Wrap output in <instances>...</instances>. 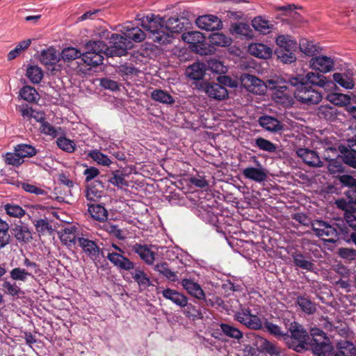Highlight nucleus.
<instances>
[{"mask_svg":"<svg viewBox=\"0 0 356 356\" xmlns=\"http://www.w3.org/2000/svg\"><path fill=\"white\" fill-rule=\"evenodd\" d=\"M310 335L312 339L309 342L290 339V341H287L289 348L298 353H303L307 350V346H309L315 355L326 356L327 353L331 350V346L325 333L318 327H313L310 330Z\"/></svg>","mask_w":356,"mask_h":356,"instance_id":"f257e3e1","label":"nucleus"},{"mask_svg":"<svg viewBox=\"0 0 356 356\" xmlns=\"http://www.w3.org/2000/svg\"><path fill=\"white\" fill-rule=\"evenodd\" d=\"M140 25L144 29L147 38L153 42L160 44L171 42V35L166 31L164 17L149 14L141 18Z\"/></svg>","mask_w":356,"mask_h":356,"instance_id":"f03ea898","label":"nucleus"},{"mask_svg":"<svg viewBox=\"0 0 356 356\" xmlns=\"http://www.w3.org/2000/svg\"><path fill=\"white\" fill-rule=\"evenodd\" d=\"M303 74H296V76H289L286 83L296 88L293 90L294 97L302 104L312 105L317 104L322 99V94L308 83L304 82Z\"/></svg>","mask_w":356,"mask_h":356,"instance_id":"7ed1b4c3","label":"nucleus"},{"mask_svg":"<svg viewBox=\"0 0 356 356\" xmlns=\"http://www.w3.org/2000/svg\"><path fill=\"white\" fill-rule=\"evenodd\" d=\"M312 229L318 237L328 243H334L339 238L341 234L348 233L347 227L338 223L330 225L325 221L316 220L312 223Z\"/></svg>","mask_w":356,"mask_h":356,"instance_id":"20e7f679","label":"nucleus"},{"mask_svg":"<svg viewBox=\"0 0 356 356\" xmlns=\"http://www.w3.org/2000/svg\"><path fill=\"white\" fill-rule=\"evenodd\" d=\"M82 61L87 65L97 66L103 63L104 55L107 56V44L102 40H89L85 45Z\"/></svg>","mask_w":356,"mask_h":356,"instance_id":"39448f33","label":"nucleus"},{"mask_svg":"<svg viewBox=\"0 0 356 356\" xmlns=\"http://www.w3.org/2000/svg\"><path fill=\"white\" fill-rule=\"evenodd\" d=\"M249 353L251 356H281L282 348L277 343L270 341L261 336L254 335Z\"/></svg>","mask_w":356,"mask_h":356,"instance_id":"423d86ee","label":"nucleus"},{"mask_svg":"<svg viewBox=\"0 0 356 356\" xmlns=\"http://www.w3.org/2000/svg\"><path fill=\"white\" fill-rule=\"evenodd\" d=\"M131 41H127L123 35L112 33L107 44V56H122L127 53V50L132 47Z\"/></svg>","mask_w":356,"mask_h":356,"instance_id":"0eeeda50","label":"nucleus"},{"mask_svg":"<svg viewBox=\"0 0 356 356\" xmlns=\"http://www.w3.org/2000/svg\"><path fill=\"white\" fill-rule=\"evenodd\" d=\"M182 40L191 45L192 49L201 55H207L209 49L205 42L206 36L200 31H188L181 35Z\"/></svg>","mask_w":356,"mask_h":356,"instance_id":"6e6552de","label":"nucleus"},{"mask_svg":"<svg viewBox=\"0 0 356 356\" xmlns=\"http://www.w3.org/2000/svg\"><path fill=\"white\" fill-rule=\"evenodd\" d=\"M235 319L252 330H260L263 327L262 322L259 317L252 314L248 307H241L234 314Z\"/></svg>","mask_w":356,"mask_h":356,"instance_id":"1a4fd4ad","label":"nucleus"},{"mask_svg":"<svg viewBox=\"0 0 356 356\" xmlns=\"http://www.w3.org/2000/svg\"><path fill=\"white\" fill-rule=\"evenodd\" d=\"M80 236H79L77 238L79 246L81 248L83 252L95 263L99 259L100 254V248L97 242L85 237L83 234Z\"/></svg>","mask_w":356,"mask_h":356,"instance_id":"9d476101","label":"nucleus"},{"mask_svg":"<svg viewBox=\"0 0 356 356\" xmlns=\"http://www.w3.org/2000/svg\"><path fill=\"white\" fill-rule=\"evenodd\" d=\"M199 89L204 91L210 99L223 100L228 97L227 89L220 83L204 81L200 84Z\"/></svg>","mask_w":356,"mask_h":356,"instance_id":"9b49d317","label":"nucleus"},{"mask_svg":"<svg viewBox=\"0 0 356 356\" xmlns=\"http://www.w3.org/2000/svg\"><path fill=\"white\" fill-rule=\"evenodd\" d=\"M241 83L248 91L256 95L264 94L266 90V86L263 81L249 74L241 75Z\"/></svg>","mask_w":356,"mask_h":356,"instance_id":"f8f14e48","label":"nucleus"},{"mask_svg":"<svg viewBox=\"0 0 356 356\" xmlns=\"http://www.w3.org/2000/svg\"><path fill=\"white\" fill-rule=\"evenodd\" d=\"M273 99L284 107L291 106L294 103L293 91L290 90L286 85L277 87L273 95Z\"/></svg>","mask_w":356,"mask_h":356,"instance_id":"ddd939ff","label":"nucleus"},{"mask_svg":"<svg viewBox=\"0 0 356 356\" xmlns=\"http://www.w3.org/2000/svg\"><path fill=\"white\" fill-rule=\"evenodd\" d=\"M305 79L304 82L308 83V86L312 88L315 86L321 87L325 90L332 88L335 86V83L330 79L321 74L313 72H308L305 76L303 75Z\"/></svg>","mask_w":356,"mask_h":356,"instance_id":"4468645a","label":"nucleus"},{"mask_svg":"<svg viewBox=\"0 0 356 356\" xmlns=\"http://www.w3.org/2000/svg\"><path fill=\"white\" fill-rule=\"evenodd\" d=\"M106 258L115 267L120 270H131L134 268V264L124 254L107 250Z\"/></svg>","mask_w":356,"mask_h":356,"instance_id":"2eb2a0df","label":"nucleus"},{"mask_svg":"<svg viewBox=\"0 0 356 356\" xmlns=\"http://www.w3.org/2000/svg\"><path fill=\"white\" fill-rule=\"evenodd\" d=\"M166 31L172 33H179L186 30L191 25L189 19L186 17L172 16L169 17L167 20L165 19Z\"/></svg>","mask_w":356,"mask_h":356,"instance_id":"dca6fc26","label":"nucleus"},{"mask_svg":"<svg viewBox=\"0 0 356 356\" xmlns=\"http://www.w3.org/2000/svg\"><path fill=\"white\" fill-rule=\"evenodd\" d=\"M195 22L200 29L207 31H218L222 27V21L213 15L200 16Z\"/></svg>","mask_w":356,"mask_h":356,"instance_id":"f3484780","label":"nucleus"},{"mask_svg":"<svg viewBox=\"0 0 356 356\" xmlns=\"http://www.w3.org/2000/svg\"><path fill=\"white\" fill-rule=\"evenodd\" d=\"M122 34L124 37L135 42H140L146 38L145 31H143L138 26H134L132 22H127L123 26Z\"/></svg>","mask_w":356,"mask_h":356,"instance_id":"a211bd4d","label":"nucleus"},{"mask_svg":"<svg viewBox=\"0 0 356 356\" xmlns=\"http://www.w3.org/2000/svg\"><path fill=\"white\" fill-rule=\"evenodd\" d=\"M105 183L98 178L88 185L86 189V197L90 202H97L102 197Z\"/></svg>","mask_w":356,"mask_h":356,"instance_id":"6ab92c4d","label":"nucleus"},{"mask_svg":"<svg viewBox=\"0 0 356 356\" xmlns=\"http://www.w3.org/2000/svg\"><path fill=\"white\" fill-rule=\"evenodd\" d=\"M309 65L313 70L326 73L334 68V61L325 56H316L311 58Z\"/></svg>","mask_w":356,"mask_h":356,"instance_id":"aec40b11","label":"nucleus"},{"mask_svg":"<svg viewBox=\"0 0 356 356\" xmlns=\"http://www.w3.org/2000/svg\"><path fill=\"white\" fill-rule=\"evenodd\" d=\"M297 155L301 158L303 162L312 167H321L323 163L321 161L318 154L314 151L307 148H299L296 151Z\"/></svg>","mask_w":356,"mask_h":356,"instance_id":"412c9836","label":"nucleus"},{"mask_svg":"<svg viewBox=\"0 0 356 356\" xmlns=\"http://www.w3.org/2000/svg\"><path fill=\"white\" fill-rule=\"evenodd\" d=\"M259 124L270 132H278L284 130V124L276 118L270 115H262L258 120Z\"/></svg>","mask_w":356,"mask_h":356,"instance_id":"4be33fe9","label":"nucleus"},{"mask_svg":"<svg viewBox=\"0 0 356 356\" xmlns=\"http://www.w3.org/2000/svg\"><path fill=\"white\" fill-rule=\"evenodd\" d=\"M19 224H15L11 227L10 232L19 243H28L32 238V234L29 228L23 225L21 221Z\"/></svg>","mask_w":356,"mask_h":356,"instance_id":"5701e85b","label":"nucleus"},{"mask_svg":"<svg viewBox=\"0 0 356 356\" xmlns=\"http://www.w3.org/2000/svg\"><path fill=\"white\" fill-rule=\"evenodd\" d=\"M181 286L191 296L198 299H204L205 293L200 285L191 279H184L181 280Z\"/></svg>","mask_w":356,"mask_h":356,"instance_id":"b1692460","label":"nucleus"},{"mask_svg":"<svg viewBox=\"0 0 356 356\" xmlns=\"http://www.w3.org/2000/svg\"><path fill=\"white\" fill-rule=\"evenodd\" d=\"M132 251L136 253L147 265L154 264L155 253L147 245L136 243L132 246Z\"/></svg>","mask_w":356,"mask_h":356,"instance_id":"393cba45","label":"nucleus"},{"mask_svg":"<svg viewBox=\"0 0 356 356\" xmlns=\"http://www.w3.org/2000/svg\"><path fill=\"white\" fill-rule=\"evenodd\" d=\"M161 293L163 298L170 300L180 307H184V305H186L188 298L183 293L175 289L167 288L163 289L161 291Z\"/></svg>","mask_w":356,"mask_h":356,"instance_id":"a878e982","label":"nucleus"},{"mask_svg":"<svg viewBox=\"0 0 356 356\" xmlns=\"http://www.w3.org/2000/svg\"><path fill=\"white\" fill-rule=\"evenodd\" d=\"M243 175L245 178L257 182H262L268 177L266 170L261 166L260 168H245L243 170Z\"/></svg>","mask_w":356,"mask_h":356,"instance_id":"bb28decb","label":"nucleus"},{"mask_svg":"<svg viewBox=\"0 0 356 356\" xmlns=\"http://www.w3.org/2000/svg\"><path fill=\"white\" fill-rule=\"evenodd\" d=\"M291 257L296 266L302 270L313 272L315 264L310 260L307 259L306 256L300 251L292 252Z\"/></svg>","mask_w":356,"mask_h":356,"instance_id":"cd10ccee","label":"nucleus"},{"mask_svg":"<svg viewBox=\"0 0 356 356\" xmlns=\"http://www.w3.org/2000/svg\"><path fill=\"white\" fill-rule=\"evenodd\" d=\"M296 305L301 311L307 315H312L316 312V304L307 296H298L296 300Z\"/></svg>","mask_w":356,"mask_h":356,"instance_id":"c85d7f7f","label":"nucleus"},{"mask_svg":"<svg viewBox=\"0 0 356 356\" xmlns=\"http://www.w3.org/2000/svg\"><path fill=\"white\" fill-rule=\"evenodd\" d=\"M249 51L255 57L267 59L272 55V49L262 43H254L249 46Z\"/></svg>","mask_w":356,"mask_h":356,"instance_id":"c756f323","label":"nucleus"},{"mask_svg":"<svg viewBox=\"0 0 356 356\" xmlns=\"http://www.w3.org/2000/svg\"><path fill=\"white\" fill-rule=\"evenodd\" d=\"M289 332L291 333L290 339H296L300 341H309V336L304 329L303 326L296 321L291 323L289 327Z\"/></svg>","mask_w":356,"mask_h":356,"instance_id":"7c9ffc66","label":"nucleus"},{"mask_svg":"<svg viewBox=\"0 0 356 356\" xmlns=\"http://www.w3.org/2000/svg\"><path fill=\"white\" fill-rule=\"evenodd\" d=\"M230 33L232 35H239L247 38H252L254 37L253 31L250 28V25L244 22L232 24Z\"/></svg>","mask_w":356,"mask_h":356,"instance_id":"2f4dec72","label":"nucleus"},{"mask_svg":"<svg viewBox=\"0 0 356 356\" xmlns=\"http://www.w3.org/2000/svg\"><path fill=\"white\" fill-rule=\"evenodd\" d=\"M150 97L154 101L163 104L172 105L175 102L169 92L162 89H154L151 92Z\"/></svg>","mask_w":356,"mask_h":356,"instance_id":"473e14b6","label":"nucleus"},{"mask_svg":"<svg viewBox=\"0 0 356 356\" xmlns=\"http://www.w3.org/2000/svg\"><path fill=\"white\" fill-rule=\"evenodd\" d=\"M205 65L200 63H195L187 67L186 74L191 79L201 80L205 74Z\"/></svg>","mask_w":356,"mask_h":356,"instance_id":"72a5a7b5","label":"nucleus"},{"mask_svg":"<svg viewBox=\"0 0 356 356\" xmlns=\"http://www.w3.org/2000/svg\"><path fill=\"white\" fill-rule=\"evenodd\" d=\"M88 211L91 217L97 221H105L108 218V211L105 207L101 204H88Z\"/></svg>","mask_w":356,"mask_h":356,"instance_id":"f704fd0d","label":"nucleus"},{"mask_svg":"<svg viewBox=\"0 0 356 356\" xmlns=\"http://www.w3.org/2000/svg\"><path fill=\"white\" fill-rule=\"evenodd\" d=\"M40 62L49 69L50 66L56 64L58 60V56L54 48H49L43 50L40 56Z\"/></svg>","mask_w":356,"mask_h":356,"instance_id":"c9c22d12","label":"nucleus"},{"mask_svg":"<svg viewBox=\"0 0 356 356\" xmlns=\"http://www.w3.org/2000/svg\"><path fill=\"white\" fill-rule=\"evenodd\" d=\"M76 228L75 227H65L63 229L59 236L63 243L72 245L77 243L78 236L76 234Z\"/></svg>","mask_w":356,"mask_h":356,"instance_id":"e433bc0d","label":"nucleus"},{"mask_svg":"<svg viewBox=\"0 0 356 356\" xmlns=\"http://www.w3.org/2000/svg\"><path fill=\"white\" fill-rule=\"evenodd\" d=\"M72 188L62 186L58 185L54 190L55 199L58 202L70 203V199L72 198Z\"/></svg>","mask_w":356,"mask_h":356,"instance_id":"4c0bfd02","label":"nucleus"},{"mask_svg":"<svg viewBox=\"0 0 356 356\" xmlns=\"http://www.w3.org/2000/svg\"><path fill=\"white\" fill-rule=\"evenodd\" d=\"M276 43L278 48L276 50H289L296 51L297 49V42L291 39L289 35H281L276 38Z\"/></svg>","mask_w":356,"mask_h":356,"instance_id":"58836bf2","label":"nucleus"},{"mask_svg":"<svg viewBox=\"0 0 356 356\" xmlns=\"http://www.w3.org/2000/svg\"><path fill=\"white\" fill-rule=\"evenodd\" d=\"M131 274L133 279L137 282L141 290H145L152 285L149 277L143 270L137 268Z\"/></svg>","mask_w":356,"mask_h":356,"instance_id":"ea45409f","label":"nucleus"},{"mask_svg":"<svg viewBox=\"0 0 356 356\" xmlns=\"http://www.w3.org/2000/svg\"><path fill=\"white\" fill-rule=\"evenodd\" d=\"M14 151L17 152L22 159L33 157L38 153V150L34 146L25 143H20L15 146Z\"/></svg>","mask_w":356,"mask_h":356,"instance_id":"a19ab883","label":"nucleus"},{"mask_svg":"<svg viewBox=\"0 0 356 356\" xmlns=\"http://www.w3.org/2000/svg\"><path fill=\"white\" fill-rule=\"evenodd\" d=\"M154 270L166 277L168 280L172 282L177 280V273L172 271L166 262H161L156 264L154 266Z\"/></svg>","mask_w":356,"mask_h":356,"instance_id":"79ce46f5","label":"nucleus"},{"mask_svg":"<svg viewBox=\"0 0 356 356\" xmlns=\"http://www.w3.org/2000/svg\"><path fill=\"white\" fill-rule=\"evenodd\" d=\"M208 38L210 43L213 45L218 47H227L231 44L230 38L221 33H212L208 36Z\"/></svg>","mask_w":356,"mask_h":356,"instance_id":"37998d69","label":"nucleus"},{"mask_svg":"<svg viewBox=\"0 0 356 356\" xmlns=\"http://www.w3.org/2000/svg\"><path fill=\"white\" fill-rule=\"evenodd\" d=\"M21 97L30 103H35L38 99L39 94L36 90L31 86H24L19 92Z\"/></svg>","mask_w":356,"mask_h":356,"instance_id":"c03bdc74","label":"nucleus"},{"mask_svg":"<svg viewBox=\"0 0 356 356\" xmlns=\"http://www.w3.org/2000/svg\"><path fill=\"white\" fill-rule=\"evenodd\" d=\"M220 327L222 333L229 338L239 340L243 337V332L240 330L229 324L222 323Z\"/></svg>","mask_w":356,"mask_h":356,"instance_id":"a18cd8bd","label":"nucleus"},{"mask_svg":"<svg viewBox=\"0 0 356 356\" xmlns=\"http://www.w3.org/2000/svg\"><path fill=\"white\" fill-rule=\"evenodd\" d=\"M26 75L33 83H39L43 78L42 70L37 65L29 66Z\"/></svg>","mask_w":356,"mask_h":356,"instance_id":"49530a36","label":"nucleus"},{"mask_svg":"<svg viewBox=\"0 0 356 356\" xmlns=\"http://www.w3.org/2000/svg\"><path fill=\"white\" fill-rule=\"evenodd\" d=\"M299 48L302 53L309 56H312L318 51V47L305 38L300 40Z\"/></svg>","mask_w":356,"mask_h":356,"instance_id":"de8ad7c7","label":"nucleus"},{"mask_svg":"<svg viewBox=\"0 0 356 356\" xmlns=\"http://www.w3.org/2000/svg\"><path fill=\"white\" fill-rule=\"evenodd\" d=\"M252 26L254 30L263 34L268 33L273 26L269 24L268 21L262 19L260 16L254 18L252 21Z\"/></svg>","mask_w":356,"mask_h":356,"instance_id":"09e8293b","label":"nucleus"},{"mask_svg":"<svg viewBox=\"0 0 356 356\" xmlns=\"http://www.w3.org/2000/svg\"><path fill=\"white\" fill-rule=\"evenodd\" d=\"M254 146L258 147L260 150L268 152L269 153L275 152L277 150V145L266 138L258 137L254 140Z\"/></svg>","mask_w":356,"mask_h":356,"instance_id":"8fccbe9b","label":"nucleus"},{"mask_svg":"<svg viewBox=\"0 0 356 356\" xmlns=\"http://www.w3.org/2000/svg\"><path fill=\"white\" fill-rule=\"evenodd\" d=\"M83 54L80 50L74 47H67L63 49L61 57L65 62H71L76 58H82Z\"/></svg>","mask_w":356,"mask_h":356,"instance_id":"3c124183","label":"nucleus"},{"mask_svg":"<svg viewBox=\"0 0 356 356\" xmlns=\"http://www.w3.org/2000/svg\"><path fill=\"white\" fill-rule=\"evenodd\" d=\"M57 146L67 153H72L76 149V144L74 140H72L65 136H60L56 140Z\"/></svg>","mask_w":356,"mask_h":356,"instance_id":"603ef678","label":"nucleus"},{"mask_svg":"<svg viewBox=\"0 0 356 356\" xmlns=\"http://www.w3.org/2000/svg\"><path fill=\"white\" fill-rule=\"evenodd\" d=\"M9 229L8 224L0 219V249L10 243V235L8 233Z\"/></svg>","mask_w":356,"mask_h":356,"instance_id":"864d4df0","label":"nucleus"},{"mask_svg":"<svg viewBox=\"0 0 356 356\" xmlns=\"http://www.w3.org/2000/svg\"><path fill=\"white\" fill-rule=\"evenodd\" d=\"M333 79L334 83L336 82L346 89H352L355 86L353 79L345 74L334 73L333 74Z\"/></svg>","mask_w":356,"mask_h":356,"instance_id":"5fc2aeb1","label":"nucleus"},{"mask_svg":"<svg viewBox=\"0 0 356 356\" xmlns=\"http://www.w3.org/2000/svg\"><path fill=\"white\" fill-rule=\"evenodd\" d=\"M343 161L341 155L337 154L332 159H330L328 163L327 168L331 173L342 172L343 171Z\"/></svg>","mask_w":356,"mask_h":356,"instance_id":"6e6d98bb","label":"nucleus"},{"mask_svg":"<svg viewBox=\"0 0 356 356\" xmlns=\"http://www.w3.org/2000/svg\"><path fill=\"white\" fill-rule=\"evenodd\" d=\"M327 99L335 105L345 106L350 103L349 96L341 93H331L327 95Z\"/></svg>","mask_w":356,"mask_h":356,"instance_id":"4d7b16f0","label":"nucleus"},{"mask_svg":"<svg viewBox=\"0 0 356 356\" xmlns=\"http://www.w3.org/2000/svg\"><path fill=\"white\" fill-rule=\"evenodd\" d=\"M108 181L118 188L128 186V183L124 179V175L120 170L113 171V176L108 179Z\"/></svg>","mask_w":356,"mask_h":356,"instance_id":"13d9d810","label":"nucleus"},{"mask_svg":"<svg viewBox=\"0 0 356 356\" xmlns=\"http://www.w3.org/2000/svg\"><path fill=\"white\" fill-rule=\"evenodd\" d=\"M88 156L92 159L98 164L102 165L108 166L111 163L110 159L106 155L102 154L98 149H94L90 151L88 153Z\"/></svg>","mask_w":356,"mask_h":356,"instance_id":"bf43d9fd","label":"nucleus"},{"mask_svg":"<svg viewBox=\"0 0 356 356\" xmlns=\"http://www.w3.org/2000/svg\"><path fill=\"white\" fill-rule=\"evenodd\" d=\"M184 308H185L184 314L186 316L192 318L193 320L203 318V314L200 309H197L193 304L188 303V301H186V305H184Z\"/></svg>","mask_w":356,"mask_h":356,"instance_id":"052dcab7","label":"nucleus"},{"mask_svg":"<svg viewBox=\"0 0 356 356\" xmlns=\"http://www.w3.org/2000/svg\"><path fill=\"white\" fill-rule=\"evenodd\" d=\"M337 349L344 353V356H356V346L350 341H343L338 343Z\"/></svg>","mask_w":356,"mask_h":356,"instance_id":"680f3d73","label":"nucleus"},{"mask_svg":"<svg viewBox=\"0 0 356 356\" xmlns=\"http://www.w3.org/2000/svg\"><path fill=\"white\" fill-rule=\"evenodd\" d=\"M4 209L10 217L21 218L25 215V211L17 204H7L4 206Z\"/></svg>","mask_w":356,"mask_h":356,"instance_id":"e2e57ef3","label":"nucleus"},{"mask_svg":"<svg viewBox=\"0 0 356 356\" xmlns=\"http://www.w3.org/2000/svg\"><path fill=\"white\" fill-rule=\"evenodd\" d=\"M296 51H289V50H275V54L277 56V58L280 60L284 63H292L295 62L296 60V57L295 56Z\"/></svg>","mask_w":356,"mask_h":356,"instance_id":"0e129e2a","label":"nucleus"},{"mask_svg":"<svg viewBox=\"0 0 356 356\" xmlns=\"http://www.w3.org/2000/svg\"><path fill=\"white\" fill-rule=\"evenodd\" d=\"M355 147V149H346L341 155L343 163L353 168H356V147Z\"/></svg>","mask_w":356,"mask_h":356,"instance_id":"69168bd1","label":"nucleus"},{"mask_svg":"<svg viewBox=\"0 0 356 356\" xmlns=\"http://www.w3.org/2000/svg\"><path fill=\"white\" fill-rule=\"evenodd\" d=\"M2 287L5 290V292L11 296H17L24 294V292L16 284L15 282L10 283L8 281H4L2 284Z\"/></svg>","mask_w":356,"mask_h":356,"instance_id":"338daca9","label":"nucleus"},{"mask_svg":"<svg viewBox=\"0 0 356 356\" xmlns=\"http://www.w3.org/2000/svg\"><path fill=\"white\" fill-rule=\"evenodd\" d=\"M10 277L15 281L25 282L27 280V277L31 276V273L24 268H15L10 273Z\"/></svg>","mask_w":356,"mask_h":356,"instance_id":"774afa93","label":"nucleus"}]
</instances>
